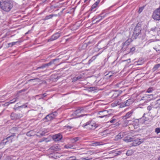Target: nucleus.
Masks as SVG:
<instances>
[{
  "instance_id": "obj_11",
  "label": "nucleus",
  "mask_w": 160,
  "mask_h": 160,
  "mask_svg": "<svg viewBox=\"0 0 160 160\" xmlns=\"http://www.w3.org/2000/svg\"><path fill=\"white\" fill-rule=\"evenodd\" d=\"M62 136L61 133H58L53 136V140L55 142H58L60 141L62 138Z\"/></svg>"
},
{
  "instance_id": "obj_35",
  "label": "nucleus",
  "mask_w": 160,
  "mask_h": 160,
  "mask_svg": "<svg viewBox=\"0 0 160 160\" xmlns=\"http://www.w3.org/2000/svg\"><path fill=\"white\" fill-rule=\"evenodd\" d=\"M81 76H78L76 77H74L73 79V80L74 81H76L78 80H79V79H81Z\"/></svg>"
},
{
  "instance_id": "obj_38",
  "label": "nucleus",
  "mask_w": 160,
  "mask_h": 160,
  "mask_svg": "<svg viewBox=\"0 0 160 160\" xmlns=\"http://www.w3.org/2000/svg\"><path fill=\"white\" fill-rule=\"evenodd\" d=\"M98 55H97L96 56H94L92 57V58H91V59L89 60V62H90V61L92 62V61H93L96 58L97 56Z\"/></svg>"
},
{
  "instance_id": "obj_57",
  "label": "nucleus",
  "mask_w": 160,
  "mask_h": 160,
  "mask_svg": "<svg viewBox=\"0 0 160 160\" xmlns=\"http://www.w3.org/2000/svg\"><path fill=\"white\" fill-rule=\"evenodd\" d=\"M5 96H6V95H2L1 96V97H0V98H2L4 97Z\"/></svg>"
},
{
  "instance_id": "obj_1",
  "label": "nucleus",
  "mask_w": 160,
  "mask_h": 160,
  "mask_svg": "<svg viewBox=\"0 0 160 160\" xmlns=\"http://www.w3.org/2000/svg\"><path fill=\"white\" fill-rule=\"evenodd\" d=\"M13 2L11 0H2L0 2L1 9L6 12H9L13 7Z\"/></svg>"
},
{
  "instance_id": "obj_2",
  "label": "nucleus",
  "mask_w": 160,
  "mask_h": 160,
  "mask_svg": "<svg viewBox=\"0 0 160 160\" xmlns=\"http://www.w3.org/2000/svg\"><path fill=\"white\" fill-rule=\"evenodd\" d=\"M98 126L97 124L92 122V121L87 122L83 125L84 128L92 130H94Z\"/></svg>"
},
{
  "instance_id": "obj_50",
  "label": "nucleus",
  "mask_w": 160,
  "mask_h": 160,
  "mask_svg": "<svg viewBox=\"0 0 160 160\" xmlns=\"http://www.w3.org/2000/svg\"><path fill=\"white\" fill-rule=\"evenodd\" d=\"M121 153V152L120 151H118V152L116 153V155H120Z\"/></svg>"
},
{
  "instance_id": "obj_56",
  "label": "nucleus",
  "mask_w": 160,
  "mask_h": 160,
  "mask_svg": "<svg viewBox=\"0 0 160 160\" xmlns=\"http://www.w3.org/2000/svg\"><path fill=\"white\" fill-rule=\"evenodd\" d=\"M145 98V97H142L141 98V100H145V99H144V98Z\"/></svg>"
},
{
  "instance_id": "obj_43",
  "label": "nucleus",
  "mask_w": 160,
  "mask_h": 160,
  "mask_svg": "<svg viewBox=\"0 0 160 160\" xmlns=\"http://www.w3.org/2000/svg\"><path fill=\"white\" fill-rule=\"evenodd\" d=\"M97 6L95 5L94 4L92 6L91 9L92 10V9L95 8Z\"/></svg>"
},
{
  "instance_id": "obj_19",
  "label": "nucleus",
  "mask_w": 160,
  "mask_h": 160,
  "mask_svg": "<svg viewBox=\"0 0 160 160\" xmlns=\"http://www.w3.org/2000/svg\"><path fill=\"white\" fill-rule=\"evenodd\" d=\"M18 99V98L13 99L11 100L9 102L6 103L5 104V106H8L9 104H12L15 102L16 101H17Z\"/></svg>"
},
{
  "instance_id": "obj_30",
  "label": "nucleus",
  "mask_w": 160,
  "mask_h": 160,
  "mask_svg": "<svg viewBox=\"0 0 160 160\" xmlns=\"http://www.w3.org/2000/svg\"><path fill=\"white\" fill-rule=\"evenodd\" d=\"M18 42H12L11 43H8V45L9 47H12L13 45L16 44Z\"/></svg>"
},
{
  "instance_id": "obj_14",
  "label": "nucleus",
  "mask_w": 160,
  "mask_h": 160,
  "mask_svg": "<svg viewBox=\"0 0 160 160\" xmlns=\"http://www.w3.org/2000/svg\"><path fill=\"white\" fill-rule=\"evenodd\" d=\"M22 115L20 114H17L14 113H11V116L12 119H18L22 117Z\"/></svg>"
},
{
  "instance_id": "obj_54",
  "label": "nucleus",
  "mask_w": 160,
  "mask_h": 160,
  "mask_svg": "<svg viewBox=\"0 0 160 160\" xmlns=\"http://www.w3.org/2000/svg\"><path fill=\"white\" fill-rule=\"evenodd\" d=\"M120 84V83H118L116 85L118 87H120V86H119V85Z\"/></svg>"
},
{
  "instance_id": "obj_36",
  "label": "nucleus",
  "mask_w": 160,
  "mask_h": 160,
  "mask_svg": "<svg viewBox=\"0 0 160 160\" xmlns=\"http://www.w3.org/2000/svg\"><path fill=\"white\" fill-rule=\"evenodd\" d=\"M155 132L157 134L160 133V128H156L155 129Z\"/></svg>"
},
{
  "instance_id": "obj_18",
  "label": "nucleus",
  "mask_w": 160,
  "mask_h": 160,
  "mask_svg": "<svg viewBox=\"0 0 160 160\" xmlns=\"http://www.w3.org/2000/svg\"><path fill=\"white\" fill-rule=\"evenodd\" d=\"M153 107L155 108L160 107V99L155 101Z\"/></svg>"
},
{
  "instance_id": "obj_33",
  "label": "nucleus",
  "mask_w": 160,
  "mask_h": 160,
  "mask_svg": "<svg viewBox=\"0 0 160 160\" xmlns=\"http://www.w3.org/2000/svg\"><path fill=\"white\" fill-rule=\"evenodd\" d=\"M53 15L51 14L47 16L45 18V20H48L49 19L52 17Z\"/></svg>"
},
{
  "instance_id": "obj_23",
  "label": "nucleus",
  "mask_w": 160,
  "mask_h": 160,
  "mask_svg": "<svg viewBox=\"0 0 160 160\" xmlns=\"http://www.w3.org/2000/svg\"><path fill=\"white\" fill-rule=\"evenodd\" d=\"M123 136L122 135V134L121 132V133H120L118 135H117L116 136V138L117 139H120L122 138L123 137Z\"/></svg>"
},
{
  "instance_id": "obj_16",
  "label": "nucleus",
  "mask_w": 160,
  "mask_h": 160,
  "mask_svg": "<svg viewBox=\"0 0 160 160\" xmlns=\"http://www.w3.org/2000/svg\"><path fill=\"white\" fill-rule=\"evenodd\" d=\"M133 113V111L132 110L130 112H127L125 115L123 116V119H126L129 117H130L132 115V113Z\"/></svg>"
},
{
  "instance_id": "obj_21",
  "label": "nucleus",
  "mask_w": 160,
  "mask_h": 160,
  "mask_svg": "<svg viewBox=\"0 0 160 160\" xmlns=\"http://www.w3.org/2000/svg\"><path fill=\"white\" fill-rule=\"evenodd\" d=\"M160 67V64L155 65L152 69V71L153 72L157 70Z\"/></svg>"
},
{
  "instance_id": "obj_53",
  "label": "nucleus",
  "mask_w": 160,
  "mask_h": 160,
  "mask_svg": "<svg viewBox=\"0 0 160 160\" xmlns=\"http://www.w3.org/2000/svg\"><path fill=\"white\" fill-rule=\"evenodd\" d=\"M27 136H31L30 134V132H28L27 133Z\"/></svg>"
},
{
  "instance_id": "obj_55",
  "label": "nucleus",
  "mask_w": 160,
  "mask_h": 160,
  "mask_svg": "<svg viewBox=\"0 0 160 160\" xmlns=\"http://www.w3.org/2000/svg\"><path fill=\"white\" fill-rule=\"evenodd\" d=\"M91 159H87V158H84L83 159L84 160H89Z\"/></svg>"
},
{
  "instance_id": "obj_17",
  "label": "nucleus",
  "mask_w": 160,
  "mask_h": 160,
  "mask_svg": "<svg viewBox=\"0 0 160 160\" xmlns=\"http://www.w3.org/2000/svg\"><path fill=\"white\" fill-rule=\"evenodd\" d=\"M130 42L129 40H127L124 43L122 44V48L123 49H125L130 44Z\"/></svg>"
},
{
  "instance_id": "obj_24",
  "label": "nucleus",
  "mask_w": 160,
  "mask_h": 160,
  "mask_svg": "<svg viewBox=\"0 0 160 160\" xmlns=\"http://www.w3.org/2000/svg\"><path fill=\"white\" fill-rule=\"evenodd\" d=\"M66 160H78L76 159V158L75 156H71L68 157L66 158Z\"/></svg>"
},
{
  "instance_id": "obj_13",
  "label": "nucleus",
  "mask_w": 160,
  "mask_h": 160,
  "mask_svg": "<svg viewBox=\"0 0 160 160\" xmlns=\"http://www.w3.org/2000/svg\"><path fill=\"white\" fill-rule=\"evenodd\" d=\"M54 118V116L53 114H50L46 116L43 118V120L45 121H49L51 120Z\"/></svg>"
},
{
  "instance_id": "obj_47",
  "label": "nucleus",
  "mask_w": 160,
  "mask_h": 160,
  "mask_svg": "<svg viewBox=\"0 0 160 160\" xmlns=\"http://www.w3.org/2000/svg\"><path fill=\"white\" fill-rule=\"evenodd\" d=\"M51 114H53V115L54 116V118H55V117H56V116L57 115V113L56 112H53V113H51Z\"/></svg>"
},
{
  "instance_id": "obj_6",
  "label": "nucleus",
  "mask_w": 160,
  "mask_h": 160,
  "mask_svg": "<svg viewBox=\"0 0 160 160\" xmlns=\"http://www.w3.org/2000/svg\"><path fill=\"white\" fill-rule=\"evenodd\" d=\"M108 112L106 110L100 111L98 114V115H100L98 116V117L101 118H103L104 117L106 118L108 117L111 115V114H109L108 115Z\"/></svg>"
},
{
  "instance_id": "obj_49",
  "label": "nucleus",
  "mask_w": 160,
  "mask_h": 160,
  "mask_svg": "<svg viewBox=\"0 0 160 160\" xmlns=\"http://www.w3.org/2000/svg\"><path fill=\"white\" fill-rule=\"evenodd\" d=\"M112 73V72H109L108 74H107V75H108V77L109 78H110L112 76V75L111 74Z\"/></svg>"
},
{
  "instance_id": "obj_5",
  "label": "nucleus",
  "mask_w": 160,
  "mask_h": 160,
  "mask_svg": "<svg viewBox=\"0 0 160 160\" xmlns=\"http://www.w3.org/2000/svg\"><path fill=\"white\" fill-rule=\"evenodd\" d=\"M123 101L122 102V104L120 107L121 108H123L125 107L128 106L132 104L133 102V100L132 99H128L127 100L124 99V98L123 99Z\"/></svg>"
},
{
  "instance_id": "obj_28",
  "label": "nucleus",
  "mask_w": 160,
  "mask_h": 160,
  "mask_svg": "<svg viewBox=\"0 0 160 160\" xmlns=\"http://www.w3.org/2000/svg\"><path fill=\"white\" fill-rule=\"evenodd\" d=\"M159 28L158 27H155L154 28H152L151 29V30L155 32H158V31L159 30Z\"/></svg>"
},
{
  "instance_id": "obj_29",
  "label": "nucleus",
  "mask_w": 160,
  "mask_h": 160,
  "mask_svg": "<svg viewBox=\"0 0 160 160\" xmlns=\"http://www.w3.org/2000/svg\"><path fill=\"white\" fill-rule=\"evenodd\" d=\"M132 153V151L131 150H129L127 151L126 154L127 156H130Z\"/></svg>"
},
{
  "instance_id": "obj_45",
  "label": "nucleus",
  "mask_w": 160,
  "mask_h": 160,
  "mask_svg": "<svg viewBox=\"0 0 160 160\" xmlns=\"http://www.w3.org/2000/svg\"><path fill=\"white\" fill-rule=\"evenodd\" d=\"M100 0H97L94 4L96 5L97 6H98V4H99L100 2Z\"/></svg>"
},
{
  "instance_id": "obj_31",
  "label": "nucleus",
  "mask_w": 160,
  "mask_h": 160,
  "mask_svg": "<svg viewBox=\"0 0 160 160\" xmlns=\"http://www.w3.org/2000/svg\"><path fill=\"white\" fill-rule=\"evenodd\" d=\"M116 117L115 116H113L112 117V119L110 121V122L111 123L115 122H116L115 121H116Z\"/></svg>"
},
{
  "instance_id": "obj_3",
  "label": "nucleus",
  "mask_w": 160,
  "mask_h": 160,
  "mask_svg": "<svg viewBox=\"0 0 160 160\" xmlns=\"http://www.w3.org/2000/svg\"><path fill=\"white\" fill-rule=\"evenodd\" d=\"M141 31V28L140 24L138 23L135 28L133 34V37L136 39L137 37L140 34Z\"/></svg>"
},
{
  "instance_id": "obj_25",
  "label": "nucleus",
  "mask_w": 160,
  "mask_h": 160,
  "mask_svg": "<svg viewBox=\"0 0 160 160\" xmlns=\"http://www.w3.org/2000/svg\"><path fill=\"white\" fill-rule=\"evenodd\" d=\"M81 110L79 109H78L76 110L75 112L74 113V114L75 115H76L78 116V117L81 116V115H78V114L81 112Z\"/></svg>"
},
{
  "instance_id": "obj_27",
  "label": "nucleus",
  "mask_w": 160,
  "mask_h": 160,
  "mask_svg": "<svg viewBox=\"0 0 160 160\" xmlns=\"http://www.w3.org/2000/svg\"><path fill=\"white\" fill-rule=\"evenodd\" d=\"M50 149L51 150H53L54 151H57V150L58 149V147L56 145H54L52 146L50 148Z\"/></svg>"
},
{
  "instance_id": "obj_60",
  "label": "nucleus",
  "mask_w": 160,
  "mask_h": 160,
  "mask_svg": "<svg viewBox=\"0 0 160 160\" xmlns=\"http://www.w3.org/2000/svg\"><path fill=\"white\" fill-rule=\"evenodd\" d=\"M102 13H101V15H102Z\"/></svg>"
},
{
  "instance_id": "obj_46",
  "label": "nucleus",
  "mask_w": 160,
  "mask_h": 160,
  "mask_svg": "<svg viewBox=\"0 0 160 160\" xmlns=\"http://www.w3.org/2000/svg\"><path fill=\"white\" fill-rule=\"evenodd\" d=\"M18 128H17L16 127H14L12 128L11 130L13 131H17L18 130Z\"/></svg>"
},
{
  "instance_id": "obj_37",
  "label": "nucleus",
  "mask_w": 160,
  "mask_h": 160,
  "mask_svg": "<svg viewBox=\"0 0 160 160\" xmlns=\"http://www.w3.org/2000/svg\"><path fill=\"white\" fill-rule=\"evenodd\" d=\"M153 90V89L152 88H149L147 90V92L148 93H151L152 92V91Z\"/></svg>"
},
{
  "instance_id": "obj_4",
  "label": "nucleus",
  "mask_w": 160,
  "mask_h": 160,
  "mask_svg": "<svg viewBox=\"0 0 160 160\" xmlns=\"http://www.w3.org/2000/svg\"><path fill=\"white\" fill-rule=\"evenodd\" d=\"M152 18L154 20H160V7L156 9L153 12Z\"/></svg>"
},
{
  "instance_id": "obj_7",
  "label": "nucleus",
  "mask_w": 160,
  "mask_h": 160,
  "mask_svg": "<svg viewBox=\"0 0 160 160\" xmlns=\"http://www.w3.org/2000/svg\"><path fill=\"white\" fill-rule=\"evenodd\" d=\"M58 60V59H55L52 60L48 63L43 64L41 67H39L37 68V69H43L44 68H45L47 66L51 65L52 64H54L55 61Z\"/></svg>"
},
{
  "instance_id": "obj_26",
  "label": "nucleus",
  "mask_w": 160,
  "mask_h": 160,
  "mask_svg": "<svg viewBox=\"0 0 160 160\" xmlns=\"http://www.w3.org/2000/svg\"><path fill=\"white\" fill-rule=\"evenodd\" d=\"M65 148H74V146L71 145H66L64 146Z\"/></svg>"
},
{
  "instance_id": "obj_52",
  "label": "nucleus",
  "mask_w": 160,
  "mask_h": 160,
  "mask_svg": "<svg viewBox=\"0 0 160 160\" xmlns=\"http://www.w3.org/2000/svg\"><path fill=\"white\" fill-rule=\"evenodd\" d=\"M94 88L93 87H90L89 88L90 90L93 91V90Z\"/></svg>"
},
{
  "instance_id": "obj_48",
  "label": "nucleus",
  "mask_w": 160,
  "mask_h": 160,
  "mask_svg": "<svg viewBox=\"0 0 160 160\" xmlns=\"http://www.w3.org/2000/svg\"><path fill=\"white\" fill-rule=\"evenodd\" d=\"M135 50V48L134 47H132L130 49V52H133V51H134Z\"/></svg>"
},
{
  "instance_id": "obj_39",
  "label": "nucleus",
  "mask_w": 160,
  "mask_h": 160,
  "mask_svg": "<svg viewBox=\"0 0 160 160\" xmlns=\"http://www.w3.org/2000/svg\"><path fill=\"white\" fill-rule=\"evenodd\" d=\"M92 145L93 146H97L100 145L99 144V142H98L93 143H92Z\"/></svg>"
},
{
  "instance_id": "obj_44",
  "label": "nucleus",
  "mask_w": 160,
  "mask_h": 160,
  "mask_svg": "<svg viewBox=\"0 0 160 160\" xmlns=\"http://www.w3.org/2000/svg\"><path fill=\"white\" fill-rule=\"evenodd\" d=\"M145 115V114L144 113V115ZM144 116H143L142 118L140 119H141V120H142H142L144 119V121L143 122H144L145 121H147V120H148V118H145V119H144Z\"/></svg>"
},
{
  "instance_id": "obj_10",
  "label": "nucleus",
  "mask_w": 160,
  "mask_h": 160,
  "mask_svg": "<svg viewBox=\"0 0 160 160\" xmlns=\"http://www.w3.org/2000/svg\"><path fill=\"white\" fill-rule=\"evenodd\" d=\"M112 94L111 98L112 99H114L118 97L121 94L120 91L115 90L112 91L111 92Z\"/></svg>"
},
{
  "instance_id": "obj_51",
  "label": "nucleus",
  "mask_w": 160,
  "mask_h": 160,
  "mask_svg": "<svg viewBox=\"0 0 160 160\" xmlns=\"http://www.w3.org/2000/svg\"><path fill=\"white\" fill-rule=\"evenodd\" d=\"M132 139L131 138H130L129 140H125V141H127V142H131L132 141Z\"/></svg>"
},
{
  "instance_id": "obj_9",
  "label": "nucleus",
  "mask_w": 160,
  "mask_h": 160,
  "mask_svg": "<svg viewBox=\"0 0 160 160\" xmlns=\"http://www.w3.org/2000/svg\"><path fill=\"white\" fill-rule=\"evenodd\" d=\"M15 136V133H13L11 135L8 136L5 139L3 140V143H6L8 141H10V142H12V140L14 138Z\"/></svg>"
},
{
  "instance_id": "obj_12",
  "label": "nucleus",
  "mask_w": 160,
  "mask_h": 160,
  "mask_svg": "<svg viewBox=\"0 0 160 160\" xmlns=\"http://www.w3.org/2000/svg\"><path fill=\"white\" fill-rule=\"evenodd\" d=\"M125 97V96H122L121 98L119 100V101H116L114 103L112 104V106H115L120 105V106L122 104V102L123 101V99Z\"/></svg>"
},
{
  "instance_id": "obj_42",
  "label": "nucleus",
  "mask_w": 160,
  "mask_h": 160,
  "mask_svg": "<svg viewBox=\"0 0 160 160\" xmlns=\"http://www.w3.org/2000/svg\"><path fill=\"white\" fill-rule=\"evenodd\" d=\"M27 107V106L26 105H22L20 106H18V108H16V109H17V108H26Z\"/></svg>"
},
{
  "instance_id": "obj_59",
  "label": "nucleus",
  "mask_w": 160,
  "mask_h": 160,
  "mask_svg": "<svg viewBox=\"0 0 160 160\" xmlns=\"http://www.w3.org/2000/svg\"><path fill=\"white\" fill-rule=\"evenodd\" d=\"M1 158V156L0 155V158Z\"/></svg>"
},
{
  "instance_id": "obj_8",
  "label": "nucleus",
  "mask_w": 160,
  "mask_h": 160,
  "mask_svg": "<svg viewBox=\"0 0 160 160\" xmlns=\"http://www.w3.org/2000/svg\"><path fill=\"white\" fill-rule=\"evenodd\" d=\"M60 33L59 32L55 33L48 39V42H51L58 38L60 36Z\"/></svg>"
},
{
  "instance_id": "obj_41",
  "label": "nucleus",
  "mask_w": 160,
  "mask_h": 160,
  "mask_svg": "<svg viewBox=\"0 0 160 160\" xmlns=\"http://www.w3.org/2000/svg\"><path fill=\"white\" fill-rule=\"evenodd\" d=\"M152 108V106L151 105L148 106L147 108L148 110L149 111H150Z\"/></svg>"
},
{
  "instance_id": "obj_15",
  "label": "nucleus",
  "mask_w": 160,
  "mask_h": 160,
  "mask_svg": "<svg viewBox=\"0 0 160 160\" xmlns=\"http://www.w3.org/2000/svg\"><path fill=\"white\" fill-rule=\"evenodd\" d=\"M143 142V140H140V139H137L135 140L132 143V145L134 146H136L138 145Z\"/></svg>"
},
{
  "instance_id": "obj_34",
  "label": "nucleus",
  "mask_w": 160,
  "mask_h": 160,
  "mask_svg": "<svg viewBox=\"0 0 160 160\" xmlns=\"http://www.w3.org/2000/svg\"><path fill=\"white\" fill-rule=\"evenodd\" d=\"M144 6H143L142 7H140L139 8L138 12L140 13L141 12L143 11L144 8Z\"/></svg>"
},
{
  "instance_id": "obj_20",
  "label": "nucleus",
  "mask_w": 160,
  "mask_h": 160,
  "mask_svg": "<svg viewBox=\"0 0 160 160\" xmlns=\"http://www.w3.org/2000/svg\"><path fill=\"white\" fill-rule=\"evenodd\" d=\"M81 138L79 137H76L74 138H72L71 139V141L72 143H74L76 142H77Z\"/></svg>"
},
{
  "instance_id": "obj_22",
  "label": "nucleus",
  "mask_w": 160,
  "mask_h": 160,
  "mask_svg": "<svg viewBox=\"0 0 160 160\" xmlns=\"http://www.w3.org/2000/svg\"><path fill=\"white\" fill-rule=\"evenodd\" d=\"M105 16H101L100 15H99L98 16V17L96 18V19L98 18L99 19V20L97 21L96 22V23H97L98 22H99L100 20H101L103 18H104L105 17ZM96 19H95L93 20H95Z\"/></svg>"
},
{
  "instance_id": "obj_58",
  "label": "nucleus",
  "mask_w": 160,
  "mask_h": 160,
  "mask_svg": "<svg viewBox=\"0 0 160 160\" xmlns=\"http://www.w3.org/2000/svg\"><path fill=\"white\" fill-rule=\"evenodd\" d=\"M158 160H160V156L158 158Z\"/></svg>"
},
{
  "instance_id": "obj_40",
  "label": "nucleus",
  "mask_w": 160,
  "mask_h": 160,
  "mask_svg": "<svg viewBox=\"0 0 160 160\" xmlns=\"http://www.w3.org/2000/svg\"><path fill=\"white\" fill-rule=\"evenodd\" d=\"M40 96H41V98H43L44 97H45L47 96V94L46 93H44L40 95Z\"/></svg>"
},
{
  "instance_id": "obj_32",
  "label": "nucleus",
  "mask_w": 160,
  "mask_h": 160,
  "mask_svg": "<svg viewBox=\"0 0 160 160\" xmlns=\"http://www.w3.org/2000/svg\"><path fill=\"white\" fill-rule=\"evenodd\" d=\"M153 48L157 52H158V51L160 52V45H158V46H156L155 48Z\"/></svg>"
}]
</instances>
